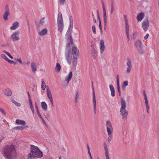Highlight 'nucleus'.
<instances>
[{
    "label": "nucleus",
    "instance_id": "37998d69",
    "mask_svg": "<svg viewBox=\"0 0 159 159\" xmlns=\"http://www.w3.org/2000/svg\"><path fill=\"white\" fill-rule=\"evenodd\" d=\"M17 129H20V130H22L25 129V127L24 126H20L18 127H16Z\"/></svg>",
    "mask_w": 159,
    "mask_h": 159
},
{
    "label": "nucleus",
    "instance_id": "0e129e2a",
    "mask_svg": "<svg viewBox=\"0 0 159 159\" xmlns=\"http://www.w3.org/2000/svg\"><path fill=\"white\" fill-rule=\"evenodd\" d=\"M103 14H106V9H103Z\"/></svg>",
    "mask_w": 159,
    "mask_h": 159
},
{
    "label": "nucleus",
    "instance_id": "423d86ee",
    "mask_svg": "<svg viewBox=\"0 0 159 159\" xmlns=\"http://www.w3.org/2000/svg\"><path fill=\"white\" fill-rule=\"evenodd\" d=\"M134 46L138 51L139 53L143 54L144 53V50L143 48V44L141 41L137 40L134 43Z\"/></svg>",
    "mask_w": 159,
    "mask_h": 159
},
{
    "label": "nucleus",
    "instance_id": "de8ad7c7",
    "mask_svg": "<svg viewBox=\"0 0 159 159\" xmlns=\"http://www.w3.org/2000/svg\"><path fill=\"white\" fill-rule=\"evenodd\" d=\"M4 136L2 134H0V143L2 142V140L4 139Z\"/></svg>",
    "mask_w": 159,
    "mask_h": 159
},
{
    "label": "nucleus",
    "instance_id": "39448f33",
    "mask_svg": "<svg viewBox=\"0 0 159 159\" xmlns=\"http://www.w3.org/2000/svg\"><path fill=\"white\" fill-rule=\"evenodd\" d=\"M72 51L73 56L72 63L74 67H75L77 63V58L76 57L79 55V50L76 47L73 46L72 48Z\"/></svg>",
    "mask_w": 159,
    "mask_h": 159
},
{
    "label": "nucleus",
    "instance_id": "3c124183",
    "mask_svg": "<svg viewBox=\"0 0 159 159\" xmlns=\"http://www.w3.org/2000/svg\"><path fill=\"white\" fill-rule=\"evenodd\" d=\"M97 16H98V20L99 22V23L101 22V20L100 18V17L98 13V11H97Z\"/></svg>",
    "mask_w": 159,
    "mask_h": 159
},
{
    "label": "nucleus",
    "instance_id": "864d4df0",
    "mask_svg": "<svg viewBox=\"0 0 159 159\" xmlns=\"http://www.w3.org/2000/svg\"><path fill=\"white\" fill-rule=\"evenodd\" d=\"M7 55L11 59H12L13 58V57L11 56V55L10 54L9 52H8L7 53Z\"/></svg>",
    "mask_w": 159,
    "mask_h": 159
},
{
    "label": "nucleus",
    "instance_id": "8fccbe9b",
    "mask_svg": "<svg viewBox=\"0 0 159 159\" xmlns=\"http://www.w3.org/2000/svg\"><path fill=\"white\" fill-rule=\"evenodd\" d=\"M111 91V95L112 96L114 97L115 96V90Z\"/></svg>",
    "mask_w": 159,
    "mask_h": 159
},
{
    "label": "nucleus",
    "instance_id": "ddd939ff",
    "mask_svg": "<svg viewBox=\"0 0 159 159\" xmlns=\"http://www.w3.org/2000/svg\"><path fill=\"white\" fill-rule=\"evenodd\" d=\"M5 11L3 15V18L4 20H6L8 19V17L10 15V11L8 5L6 6L5 7Z\"/></svg>",
    "mask_w": 159,
    "mask_h": 159
},
{
    "label": "nucleus",
    "instance_id": "72a5a7b5",
    "mask_svg": "<svg viewBox=\"0 0 159 159\" xmlns=\"http://www.w3.org/2000/svg\"><path fill=\"white\" fill-rule=\"evenodd\" d=\"M29 102V104H30V108L31 110V111L33 113H34V110L33 106L32 101H30V102Z\"/></svg>",
    "mask_w": 159,
    "mask_h": 159
},
{
    "label": "nucleus",
    "instance_id": "e2e57ef3",
    "mask_svg": "<svg viewBox=\"0 0 159 159\" xmlns=\"http://www.w3.org/2000/svg\"><path fill=\"white\" fill-rule=\"evenodd\" d=\"M146 111L148 113H149V107H146Z\"/></svg>",
    "mask_w": 159,
    "mask_h": 159
},
{
    "label": "nucleus",
    "instance_id": "0eeeda50",
    "mask_svg": "<svg viewBox=\"0 0 159 159\" xmlns=\"http://www.w3.org/2000/svg\"><path fill=\"white\" fill-rule=\"evenodd\" d=\"M126 65L125 73L128 74L130 72L132 68V61L131 59L129 58L127 59Z\"/></svg>",
    "mask_w": 159,
    "mask_h": 159
},
{
    "label": "nucleus",
    "instance_id": "a18cd8bd",
    "mask_svg": "<svg viewBox=\"0 0 159 159\" xmlns=\"http://www.w3.org/2000/svg\"><path fill=\"white\" fill-rule=\"evenodd\" d=\"M94 107V112L95 114H96L97 109H96V104H93Z\"/></svg>",
    "mask_w": 159,
    "mask_h": 159
},
{
    "label": "nucleus",
    "instance_id": "bf43d9fd",
    "mask_svg": "<svg viewBox=\"0 0 159 159\" xmlns=\"http://www.w3.org/2000/svg\"><path fill=\"white\" fill-rule=\"evenodd\" d=\"M88 153L89 155V156H90V158H93L92 157V155H91V152H90V150H89L88 151Z\"/></svg>",
    "mask_w": 159,
    "mask_h": 159
},
{
    "label": "nucleus",
    "instance_id": "5701e85b",
    "mask_svg": "<svg viewBox=\"0 0 159 159\" xmlns=\"http://www.w3.org/2000/svg\"><path fill=\"white\" fill-rule=\"evenodd\" d=\"M97 51L95 50L93 46L91 50V54L93 58L95 59L97 57Z\"/></svg>",
    "mask_w": 159,
    "mask_h": 159
},
{
    "label": "nucleus",
    "instance_id": "a211bd4d",
    "mask_svg": "<svg viewBox=\"0 0 159 159\" xmlns=\"http://www.w3.org/2000/svg\"><path fill=\"white\" fill-rule=\"evenodd\" d=\"M19 26V23L17 21H16L13 23L11 26L10 27V29L11 30H15L17 29Z\"/></svg>",
    "mask_w": 159,
    "mask_h": 159
},
{
    "label": "nucleus",
    "instance_id": "aec40b11",
    "mask_svg": "<svg viewBox=\"0 0 159 159\" xmlns=\"http://www.w3.org/2000/svg\"><path fill=\"white\" fill-rule=\"evenodd\" d=\"M3 93L4 95L7 96H10L12 94V92L9 89H7L3 90Z\"/></svg>",
    "mask_w": 159,
    "mask_h": 159
},
{
    "label": "nucleus",
    "instance_id": "680f3d73",
    "mask_svg": "<svg viewBox=\"0 0 159 159\" xmlns=\"http://www.w3.org/2000/svg\"><path fill=\"white\" fill-rule=\"evenodd\" d=\"M102 8L103 9H105V7L104 4L103 2H102Z\"/></svg>",
    "mask_w": 159,
    "mask_h": 159
},
{
    "label": "nucleus",
    "instance_id": "412c9836",
    "mask_svg": "<svg viewBox=\"0 0 159 159\" xmlns=\"http://www.w3.org/2000/svg\"><path fill=\"white\" fill-rule=\"evenodd\" d=\"M113 131H109L107 132L108 137L107 139V140L109 143L111 140L112 138V133Z\"/></svg>",
    "mask_w": 159,
    "mask_h": 159
},
{
    "label": "nucleus",
    "instance_id": "ea45409f",
    "mask_svg": "<svg viewBox=\"0 0 159 159\" xmlns=\"http://www.w3.org/2000/svg\"><path fill=\"white\" fill-rule=\"evenodd\" d=\"M92 31H93V33L94 34H96V27L94 25H93L92 26Z\"/></svg>",
    "mask_w": 159,
    "mask_h": 159
},
{
    "label": "nucleus",
    "instance_id": "7ed1b4c3",
    "mask_svg": "<svg viewBox=\"0 0 159 159\" xmlns=\"http://www.w3.org/2000/svg\"><path fill=\"white\" fill-rule=\"evenodd\" d=\"M120 100L121 107L120 109V112L123 119L126 118L128 115V111L125 109L126 107V103L125 101L123 98H121Z\"/></svg>",
    "mask_w": 159,
    "mask_h": 159
},
{
    "label": "nucleus",
    "instance_id": "338daca9",
    "mask_svg": "<svg viewBox=\"0 0 159 159\" xmlns=\"http://www.w3.org/2000/svg\"><path fill=\"white\" fill-rule=\"evenodd\" d=\"M42 120L43 122L44 123H45V120H44V119H43V117H42V118H40Z\"/></svg>",
    "mask_w": 159,
    "mask_h": 159
},
{
    "label": "nucleus",
    "instance_id": "cd10ccee",
    "mask_svg": "<svg viewBox=\"0 0 159 159\" xmlns=\"http://www.w3.org/2000/svg\"><path fill=\"white\" fill-rule=\"evenodd\" d=\"M143 94L144 96V99L145 100V106L146 107H149L148 102L147 99V95L145 92H144Z\"/></svg>",
    "mask_w": 159,
    "mask_h": 159
},
{
    "label": "nucleus",
    "instance_id": "6e6552de",
    "mask_svg": "<svg viewBox=\"0 0 159 159\" xmlns=\"http://www.w3.org/2000/svg\"><path fill=\"white\" fill-rule=\"evenodd\" d=\"M20 31H17L14 32L11 36V39L12 41H16L20 39L19 37Z\"/></svg>",
    "mask_w": 159,
    "mask_h": 159
},
{
    "label": "nucleus",
    "instance_id": "1a4fd4ad",
    "mask_svg": "<svg viewBox=\"0 0 159 159\" xmlns=\"http://www.w3.org/2000/svg\"><path fill=\"white\" fill-rule=\"evenodd\" d=\"M47 96L51 102L52 106V107H53V99L51 90L48 88V86H47Z\"/></svg>",
    "mask_w": 159,
    "mask_h": 159
},
{
    "label": "nucleus",
    "instance_id": "774afa93",
    "mask_svg": "<svg viewBox=\"0 0 159 159\" xmlns=\"http://www.w3.org/2000/svg\"><path fill=\"white\" fill-rule=\"evenodd\" d=\"M3 52L4 53H5L6 54H7V53L8 52H7V51H6L5 50H4L3 51Z\"/></svg>",
    "mask_w": 159,
    "mask_h": 159
},
{
    "label": "nucleus",
    "instance_id": "b1692460",
    "mask_svg": "<svg viewBox=\"0 0 159 159\" xmlns=\"http://www.w3.org/2000/svg\"><path fill=\"white\" fill-rule=\"evenodd\" d=\"M31 67L33 72H35L37 70V65L35 62H32L31 63Z\"/></svg>",
    "mask_w": 159,
    "mask_h": 159
},
{
    "label": "nucleus",
    "instance_id": "6ab92c4d",
    "mask_svg": "<svg viewBox=\"0 0 159 159\" xmlns=\"http://www.w3.org/2000/svg\"><path fill=\"white\" fill-rule=\"evenodd\" d=\"M144 13L143 12H141L137 15L136 19L138 21H141L144 18Z\"/></svg>",
    "mask_w": 159,
    "mask_h": 159
},
{
    "label": "nucleus",
    "instance_id": "5fc2aeb1",
    "mask_svg": "<svg viewBox=\"0 0 159 159\" xmlns=\"http://www.w3.org/2000/svg\"><path fill=\"white\" fill-rule=\"evenodd\" d=\"M27 94H28V98H29V102H30V101H32L31 100V97H30V93H29V92H27Z\"/></svg>",
    "mask_w": 159,
    "mask_h": 159
},
{
    "label": "nucleus",
    "instance_id": "9d476101",
    "mask_svg": "<svg viewBox=\"0 0 159 159\" xmlns=\"http://www.w3.org/2000/svg\"><path fill=\"white\" fill-rule=\"evenodd\" d=\"M125 31L127 37V39H128V40L129 39V25L128 24V20L126 16L125 17Z\"/></svg>",
    "mask_w": 159,
    "mask_h": 159
},
{
    "label": "nucleus",
    "instance_id": "09e8293b",
    "mask_svg": "<svg viewBox=\"0 0 159 159\" xmlns=\"http://www.w3.org/2000/svg\"><path fill=\"white\" fill-rule=\"evenodd\" d=\"M109 88L111 91L115 90L114 87L112 85H110L109 86Z\"/></svg>",
    "mask_w": 159,
    "mask_h": 159
},
{
    "label": "nucleus",
    "instance_id": "e433bc0d",
    "mask_svg": "<svg viewBox=\"0 0 159 159\" xmlns=\"http://www.w3.org/2000/svg\"><path fill=\"white\" fill-rule=\"evenodd\" d=\"M1 57L3 59L5 60L6 61H7L8 59L7 57L6 56L3 54H2L1 55Z\"/></svg>",
    "mask_w": 159,
    "mask_h": 159
},
{
    "label": "nucleus",
    "instance_id": "052dcab7",
    "mask_svg": "<svg viewBox=\"0 0 159 159\" xmlns=\"http://www.w3.org/2000/svg\"><path fill=\"white\" fill-rule=\"evenodd\" d=\"M16 60L18 61L21 64H22V61L21 58L17 59Z\"/></svg>",
    "mask_w": 159,
    "mask_h": 159
},
{
    "label": "nucleus",
    "instance_id": "58836bf2",
    "mask_svg": "<svg viewBox=\"0 0 159 159\" xmlns=\"http://www.w3.org/2000/svg\"><path fill=\"white\" fill-rule=\"evenodd\" d=\"M45 22V18H42L39 21V23L41 25H43Z\"/></svg>",
    "mask_w": 159,
    "mask_h": 159
},
{
    "label": "nucleus",
    "instance_id": "7c9ffc66",
    "mask_svg": "<svg viewBox=\"0 0 159 159\" xmlns=\"http://www.w3.org/2000/svg\"><path fill=\"white\" fill-rule=\"evenodd\" d=\"M35 107L37 112L38 115L40 118H42V116L40 115V112L39 110L38 105L36 102H35Z\"/></svg>",
    "mask_w": 159,
    "mask_h": 159
},
{
    "label": "nucleus",
    "instance_id": "f257e3e1",
    "mask_svg": "<svg viewBox=\"0 0 159 159\" xmlns=\"http://www.w3.org/2000/svg\"><path fill=\"white\" fill-rule=\"evenodd\" d=\"M3 152L8 159H14L16 156L15 147L13 144L5 146L3 148Z\"/></svg>",
    "mask_w": 159,
    "mask_h": 159
},
{
    "label": "nucleus",
    "instance_id": "c03bdc74",
    "mask_svg": "<svg viewBox=\"0 0 159 159\" xmlns=\"http://www.w3.org/2000/svg\"><path fill=\"white\" fill-rule=\"evenodd\" d=\"M114 6H113V4H112L111 5V14H112L113 12H114Z\"/></svg>",
    "mask_w": 159,
    "mask_h": 159
},
{
    "label": "nucleus",
    "instance_id": "9b49d317",
    "mask_svg": "<svg viewBox=\"0 0 159 159\" xmlns=\"http://www.w3.org/2000/svg\"><path fill=\"white\" fill-rule=\"evenodd\" d=\"M149 26V23L148 20H144L142 24V27L144 31H147Z\"/></svg>",
    "mask_w": 159,
    "mask_h": 159
},
{
    "label": "nucleus",
    "instance_id": "f3484780",
    "mask_svg": "<svg viewBox=\"0 0 159 159\" xmlns=\"http://www.w3.org/2000/svg\"><path fill=\"white\" fill-rule=\"evenodd\" d=\"M104 41L103 40L100 41V53L102 54L103 53L105 49V47L104 45Z\"/></svg>",
    "mask_w": 159,
    "mask_h": 159
},
{
    "label": "nucleus",
    "instance_id": "4468645a",
    "mask_svg": "<svg viewBox=\"0 0 159 159\" xmlns=\"http://www.w3.org/2000/svg\"><path fill=\"white\" fill-rule=\"evenodd\" d=\"M106 126H107V132L113 131V129L112 126L109 120H107L106 122Z\"/></svg>",
    "mask_w": 159,
    "mask_h": 159
},
{
    "label": "nucleus",
    "instance_id": "4d7b16f0",
    "mask_svg": "<svg viewBox=\"0 0 159 159\" xmlns=\"http://www.w3.org/2000/svg\"><path fill=\"white\" fill-rule=\"evenodd\" d=\"M148 36H149V34H147L146 35L144 36V39H147L148 38Z\"/></svg>",
    "mask_w": 159,
    "mask_h": 159
},
{
    "label": "nucleus",
    "instance_id": "c756f323",
    "mask_svg": "<svg viewBox=\"0 0 159 159\" xmlns=\"http://www.w3.org/2000/svg\"><path fill=\"white\" fill-rule=\"evenodd\" d=\"M41 82V88L43 90H44L46 88V84L44 81V79H42Z\"/></svg>",
    "mask_w": 159,
    "mask_h": 159
},
{
    "label": "nucleus",
    "instance_id": "f704fd0d",
    "mask_svg": "<svg viewBox=\"0 0 159 159\" xmlns=\"http://www.w3.org/2000/svg\"><path fill=\"white\" fill-rule=\"evenodd\" d=\"M93 104H96V99L95 98V93H94V92H93Z\"/></svg>",
    "mask_w": 159,
    "mask_h": 159
},
{
    "label": "nucleus",
    "instance_id": "2f4dec72",
    "mask_svg": "<svg viewBox=\"0 0 159 159\" xmlns=\"http://www.w3.org/2000/svg\"><path fill=\"white\" fill-rule=\"evenodd\" d=\"M103 21L104 22V25L105 27L104 28L105 29H106V25L107 23V16L106 14H103Z\"/></svg>",
    "mask_w": 159,
    "mask_h": 159
},
{
    "label": "nucleus",
    "instance_id": "bb28decb",
    "mask_svg": "<svg viewBox=\"0 0 159 159\" xmlns=\"http://www.w3.org/2000/svg\"><path fill=\"white\" fill-rule=\"evenodd\" d=\"M80 98V94L78 92H77L76 93L75 102H78Z\"/></svg>",
    "mask_w": 159,
    "mask_h": 159
},
{
    "label": "nucleus",
    "instance_id": "c9c22d12",
    "mask_svg": "<svg viewBox=\"0 0 159 159\" xmlns=\"http://www.w3.org/2000/svg\"><path fill=\"white\" fill-rule=\"evenodd\" d=\"M117 86L118 91L119 93V95L120 96L121 95V92L119 84H117Z\"/></svg>",
    "mask_w": 159,
    "mask_h": 159
},
{
    "label": "nucleus",
    "instance_id": "4c0bfd02",
    "mask_svg": "<svg viewBox=\"0 0 159 159\" xmlns=\"http://www.w3.org/2000/svg\"><path fill=\"white\" fill-rule=\"evenodd\" d=\"M12 102L16 105L18 107H20L21 105L19 103L17 102L16 101L14 100H13Z\"/></svg>",
    "mask_w": 159,
    "mask_h": 159
},
{
    "label": "nucleus",
    "instance_id": "2eb2a0df",
    "mask_svg": "<svg viewBox=\"0 0 159 159\" xmlns=\"http://www.w3.org/2000/svg\"><path fill=\"white\" fill-rule=\"evenodd\" d=\"M103 147L105 150V155L106 159H110L108 148L105 143H104Z\"/></svg>",
    "mask_w": 159,
    "mask_h": 159
},
{
    "label": "nucleus",
    "instance_id": "a878e982",
    "mask_svg": "<svg viewBox=\"0 0 159 159\" xmlns=\"http://www.w3.org/2000/svg\"><path fill=\"white\" fill-rule=\"evenodd\" d=\"M41 107L42 109L45 111L47 110V105L46 103L44 102H43L41 103Z\"/></svg>",
    "mask_w": 159,
    "mask_h": 159
},
{
    "label": "nucleus",
    "instance_id": "13d9d810",
    "mask_svg": "<svg viewBox=\"0 0 159 159\" xmlns=\"http://www.w3.org/2000/svg\"><path fill=\"white\" fill-rule=\"evenodd\" d=\"M99 27L100 29V30L101 31V32H102V25H101V22H100V23H99Z\"/></svg>",
    "mask_w": 159,
    "mask_h": 159
},
{
    "label": "nucleus",
    "instance_id": "f8f14e48",
    "mask_svg": "<svg viewBox=\"0 0 159 159\" xmlns=\"http://www.w3.org/2000/svg\"><path fill=\"white\" fill-rule=\"evenodd\" d=\"M65 57L68 63L70 65L71 62L72 55L70 51H68L65 53Z\"/></svg>",
    "mask_w": 159,
    "mask_h": 159
},
{
    "label": "nucleus",
    "instance_id": "a19ab883",
    "mask_svg": "<svg viewBox=\"0 0 159 159\" xmlns=\"http://www.w3.org/2000/svg\"><path fill=\"white\" fill-rule=\"evenodd\" d=\"M6 61H7L8 62H9V63H10V64H12V63L15 64V61H14L12 60H10L8 58Z\"/></svg>",
    "mask_w": 159,
    "mask_h": 159
},
{
    "label": "nucleus",
    "instance_id": "dca6fc26",
    "mask_svg": "<svg viewBox=\"0 0 159 159\" xmlns=\"http://www.w3.org/2000/svg\"><path fill=\"white\" fill-rule=\"evenodd\" d=\"M72 75L73 74L72 72L70 71L68 74L65 77V80L67 84L69 83L70 81L71 80Z\"/></svg>",
    "mask_w": 159,
    "mask_h": 159
},
{
    "label": "nucleus",
    "instance_id": "473e14b6",
    "mask_svg": "<svg viewBox=\"0 0 159 159\" xmlns=\"http://www.w3.org/2000/svg\"><path fill=\"white\" fill-rule=\"evenodd\" d=\"M128 81L127 80H126L123 82V84L122 85V88L123 89L125 88L126 86L128 85Z\"/></svg>",
    "mask_w": 159,
    "mask_h": 159
},
{
    "label": "nucleus",
    "instance_id": "f03ea898",
    "mask_svg": "<svg viewBox=\"0 0 159 159\" xmlns=\"http://www.w3.org/2000/svg\"><path fill=\"white\" fill-rule=\"evenodd\" d=\"M30 152L28 155L29 159H34V157L41 158L43 155L39 148L33 145H30Z\"/></svg>",
    "mask_w": 159,
    "mask_h": 159
},
{
    "label": "nucleus",
    "instance_id": "6e6d98bb",
    "mask_svg": "<svg viewBox=\"0 0 159 159\" xmlns=\"http://www.w3.org/2000/svg\"><path fill=\"white\" fill-rule=\"evenodd\" d=\"M70 32L68 30L66 34V37H69L70 36Z\"/></svg>",
    "mask_w": 159,
    "mask_h": 159
},
{
    "label": "nucleus",
    "instance_id": "603ef678",
    "mask_svg": "<svg viewBox=\"0 0 159 159\" xmlns=\"http://www.w3.org/2000/svg\"><path fill=\"white\" fill-rule=\"evenodd\" d=\"M116 81L117 84H119V78L118 75H117L116 76Z\"/></svg>",
    "mask_w": 159,
    "mask_h": 159
},
{
    "label": "nucleus",
    "instance_id": "20e7f679",
    "mask_svg": "<svg viewBox=\"0 0 159 159\" xmlns=\"http://www.w3.org/2000/svg\"><path fill=\"white\" fill-rule=\"evenodd\" d=\"M57 24L58 30L61 33L63 30L64 25L62 15L61 12H59L58 13Z\"/></svg>",
    "mask_w": 159,
    "mask_h": 159
},
{
    "label": "nucleus",
    "instance_id": "c85d7f7f",
    "mask_svg": "<svg viewBox=\"0 0 159 159\" xmlns=\"http://www.w3.org/2000/svg\"><path fill=\"white\" fill-rule=\"evenodd\" d=\"M61 66L60 64L57 63L56 64V66L55 67V71L56 72H59L61 70Z\"/></svg>",
    "mask_w": 159,
    "mask_h": 159
},
{
    "label": "nucleus",
    "instance_id": "49530a36",
    "mask_svg": "<svg viewBox=\"0 0 159 159\" xmlns=\"http://www.w3.org/2000/svg\"><path fill=\"white\" fill-rule=\"evenodd\" d=\"M0 111L4 115H5L6 114V112L3 109L0 108Z\"/></svg>",
    "mask_w": 159,
    "mask_h": 159
},
{
    "label": "nucleus",
    "instance_id": "79ce46f5",
    "mask_svg": "<svg viewBox=\"0 0 159 159\" xmlns=\"http://www.w3.org/2000/svg\"><path fill=\"white\" fill-rule=\"evenodd\" d=\"M66 0H59V2L60 5H63L65 2Z\"/></svg>",
    "mask_w": 159,
    "mask_h": 159
},
{
    "label": "nucleus",
    "instance_id": "393cba45",
    "mask_svg": "<svg viewBox=\"0 0 159 159\" xmlns=\"http://www.w3.org/2000/svg\"><path fill=\"white\" fill-rule=\"evenodd\" d=\"M48 32L47 30L46 29H44L41 31H38V34L41 36L46 35Z\"/></svg>",
    "mask_w": 159,
    "mask_h": 159
},
{
    "label": "nucleus",
    "instance_id": "69168bd1",
    "mask_svg": "<svg viewBox=\"0 0 159 159\" xmlns=\"http://www.w3.org/2000/svg\"><path fill=\"white\" fill-rule=\"evenodd\" d=\"M93 21L94 23H96V19L94 18V17H93Z\"/></svg>",
    "mask_w": 159,
    "mask_h": 159
},
{
    "label": "nucleus",
    "instance_id": "4be33fe9",
    "mask_svg": "<svg viewBox=\"0 0 159 159\" xmlns=\"http://www.w3.org/2000/svg\"><path fill=\"white\" fill-rule=\"evenodd\" d=\"M16 123L17 125H22L23 126H25L26 124L25 121L20 119L16 120Z\"/></svg>",
    "mask_w": 159,
    "mask_h": 159
}]
</instances>
